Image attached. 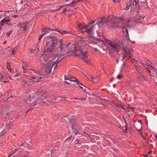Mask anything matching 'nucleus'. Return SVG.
I'll list each match as a JSON object with an SVG mask.
<instances>
[{
	"mask_svg": "<svg viewBox=\"0 0 157 157\" xmlns=\"http://www.w3.org/2000/svg\"><path fill=\"white\" fill-rule=\"evenodd\" d=\"M125 123L126 124V125H125V128H126V129L127 130V127H128V126H127V123L126 121H125Z\"/></svg>",
	"mask_w": 157,
	"mask_h": 157,
	"instance_id": "52",
	"label": "nucleus"
},
{
	"mask_svg": "<svg viewBox=\"0 0 157 157\" xmlns=\"http://www.w3.org/2000/svg\"><path fill=\"white\" fill-rule=\"evenodd\" d=\"M66 10H67V8H64V10H63V13H66Z\"/></svg>",
	"mask_w": 157,
	"mask_h": 157,
	"instance_id": "50",
	"label": "nucleus"
},
{
	"mask_svg": "<svg viewBox=\"0 0 157 157\" xmlns=\"http://www.w3.org/2000/svg\"><path fill=\"white\" fill-rule=\"evenodd\" d=\"M146 64L144 62H141V64L145 67L149 72L151 78L153 79L155 82L157 84V69L154 67L150 65V62L147 59L145 60Z\"/></svg>",
	"mask_w": 157,
	"mask_h": 157,
	"instance_id": "4",
	"label": "nucleus"
},
{
	"mask_svg": "<svg viewBox=\"0 0 157 157\" xmlns=\"http://www.w3.org/2000/svg\"><path fill=\"white\" fill-rule=\"evenodd\" d=\"M12 30H11L9 32H8L6 33V35L8 36H9L12 33Z\"/></svg>",
	"mask_w": 157,
	"mask_h": 157,
	"instance_id": "36",
	"label": "nucleus"
},
{
	"mask_svg": "<svg viewBox=\"0 0 157 157\" xmlns=\"http://www.w3.org/2000/svg\"><path fill=\"white\" fill-rule=\"evenodd\" d=\"M64 79L65 80V82L67 84L71 83V82H75L76 84L77 81L78 80L76 78L68 75H65Z\"/></svg>",
	"mask_w": 157,
	"mask_h": 157,
	"instance_id": "9",
	"label": "nucleus"
},
{
	"mask_svg": "<svg viewBox=\"0 0 157 157\" xmlns=\"http://www.w3.org/2000/svg\"><path fill=\"white\" fill-rule=\"evenodd\" d=\"M22 67L23 69V72H24L25 74H26V71L27 70L25 68V67L24 66H23Z\"/></svg>",
	"mask_w": 157,
	"mask_h": 157,
	"instance_id": "38",
	"label": "nucleus"
},
{
	"mask_svg": "<svg viewBox=\"0 0 157 157\" xmlns=\"http://www.w3.org/2000/svg\"><path fill=\"white\" fill-rule=\"evenodd\" d=\"M104 19H102L101 20V22H104Z\"/></svg>",
	"mask_w": 157,
	"mask_h": 157,
	"instance_id": "63",
	"label": "nucleus"
},
{
	"mask_svg": "<svg viewBox=\"0 0 157 157\" xmlns=\"http://www.w3.org/2000/svg\"><path fill=\"white\" fill-rule=\"evenodd\" d=\"M29 70H31L33 71V72L32 73V74H39L40 73V72L39 71H36L34 69H29Z\"/></svg>",
	"mask_w": 157,
	"mask_h": 157,
	"instance_id": "30",
	"label": "nucleus"
},
{
	"mask_svg": "<svg viewBox=\"0 0 157 157\" xmlns=\"http://www.w3.org/2000/svg\"><path fill=\"white\" fill-rule=\"evenodd\" d=\"M74 52H77V53L75 54L76 56H79L82 59H87L88 58L87 52H83L81 50H76L75 49L74 50Z\"/></svg>",
	"mask_w": 157,
	"mask_h": 157,
	"instance_id": "8",
	"label": "nucleus"
},
{
	"mask_svg": "<svg viewBox=\"0 0 157 157\" xmlns=\"http://www.w3.org/2000/svg\"><path fill=\"white\" fill-rule=\"evenodd\" d=\"M50 45V47H53L54 51H56L60 50L61 52L67 50L68 48L70 43L67 44L63 43L62 39H59L54 35H51L46 39V45Z\"/></svg>",
	"mask_w": 157,
	"mask_h": 157,
	"instance_id": "2",
	"label": "nucleus"
},
{
	"mask_svg": "<svg viewBox=\"0 0 157 157\" xmlns=\"http://www.w3.org/2000/svg\"><path fill=\"white\" fill-rule=\"evenodd\" d=\"M152 154V151L151 150L149 151L148 152V154L149 155Z\"/></svg>",
	"mask_w": 157,
	"mask_h": 157,
	"instance_id": "49",
	"label": "nucleus"
},
{
	"mask_svg": "<svg viewBox=\"0 0 157 157\" xmlns=\"http://www.w3.org/2000/svg\"><path fill=\"white\" fill-rule=\"evenodd\" d=\"M76 84L79 87L82 89H84V87L85 88V87L78 80L77 81Z\"/></svg>",
	"mask_w": 157,
	"mask_h": 157,
	"instance_id": "27",
	"label": "nucleus"
},
{
	"mask_svg": "<svg viewBox=\"0 0 157 157\" xmlns=\"http://www.w3.org/2000/svg\"><path fill=\"white\" fill-rule=\"evenodd\" d=\"M13 17H18V15H14Z\"/></svg>",
	"mask_w": 157,
	"mask_h": 157,
	"instance_id": "61",
	"label": "nucleus"
},
{
	"mask_svg": "<svg viewBox=\"0 0 157 157\" xmlns=\"http://www.w3.org/2000/svg\"><path fill=\"white\" fill-rule=\"evenodd\" d=\"M4 78H6L5 77H4L3 76H2L1 78H0V80H1L2 79H3Z\"/></svg>",
	"mask_w": 157,
	"mask_h": 157,
	"instance_id": "57",
	"label": "nucleus"
},
{
	"mask_svg": "<svg viewBox=\"0 0 157 157\" xmlns=\"http://www.w3.org/2000/svg\"><path fill=\"white\" fill-rule=\"evenodd\" d=\"M27 25V23L23 22L18 24L17 26L20 29H23V31H24L26 30Z\"/></svg>",
	"mask_w": 157,
	"mask_h": 157,
	"instance_id": "15",
	"label": "nucleus"
},
{
	"mask_svg": "<svg viewBox=\"0 0 157 157\" xmlns=\"http://www.w3.org/2000/svg\"><path fill=\"white\" fill-rule=\"evenodd\" d=\"M17 106H22V105L21 103H17Z\"/></svg>",
	"mask_w": 157,
	"mask_h": 157,
	"instance_id": "51",
	"label": "nucleus"
},
{
	"mask_svg": "<svg viewBox=\"0 0 157 157\" xmlns=\"http://www.w3.org/2000/svg\"><path fill=\"white\" fill-rule=\"evenodd\" d=\"M113 2L115 3H117V2H120L121 0H113Z\"/></svg>",
	"mask_w": 157,
	"mask_h": 157,
	"instance_id": "45",
	"label": "nucleus"
},
{
	"mask_svg": "<svg viewBox=\"0 0 157 157\" xmlns=\"http://www.w3.org/2000/svg\"><path fill=\"white\" fill-rule=\"evenodd\" d=\"M44 35H43V33H42V34L41 35V36H40L39 37H38V40H40V39H41V38H42V36Z\"/></svg>",
	"mask_w": 157,
	"mask_h": 157,
	"instance_id": "47",
	"label": "nucleus"
},
{
	"mask_svg": "<svg viewBox=\"0 0 157 157\" xmlns=\"http://www.w3.org/2000/svg\"><path fill=\"white\" fill-rule=\"evenodd\" d=\"M132 62L134 63V65L136 68V71H138V66L140 64H141V63H141V62H139L138 61H137V60L134 59H133V60L132 61Z\"/></svg>",
	"mask_w": 157,
	"mask_h": 157,
	"instance_id": "20",
	"label": "nucleus"
},
{
	"mask_svg": "<svg viewBox=\"0 0 157 157\" xmlns=\"http://www.w3.org/2000/svg\"><path fill=\"white\" fill-rule=\"evenodd\" d=\"M15 152L13 150L11 153L9 155V156L8 157H10L11 156H12L13 154H14Z\"/></svg>",
	"mask_w": 157,
	"mask_h": 157,
	"instance_id": "39",
	"label": "nucleus"
},
{
	"mask_svg": "<svg viewBox=\"0 0 157 157\" xmlns=\"http://www.w3.org/2000/svg\"><path fill=\"white\" fill-rule=\"evenodd\" d=\"M70 123L73 126H75V120L73 118H70Z\"/></svg>",
	"mask_w": 157,
	"mask_h": 157,
	"instance_id": "28",
	"label": "nucleus"
},
{
	"mask_svg": "<svg viewBox=\"0 0 157 157\" xmlns=\"http://www.w3.org/2000/svg\"><path fill=\"white\" fill-rule=\"evenodd\" d=\"M122 29L124 33H125V32L126 33V36H128V32L127 27L126 26H123L122 27Z\"/></svg>",
	"mask_w": 157,
	"mask_h": 157,
	"instance_id": "26",
	"label": "nucleus"
},
{
	"mask_svg": "<svg viewBox=\"0 0 157 157\" xmlns=\"http://www.w3.org/2000/svg\"><path fill=\"white\" fill-rule=\"evenodd\" d=\"M14 97V96H10V97H9V98H8L6 100H7L9 99L10 98H13Z\"/></svg>",
	"mask_w": 157,
	"mask_h": 157,
	"instance_id": "58",
	"label": "nucleus"
},
{
	"mask_svg": "<svg viewBox=\"0 0 157 157\" xmlns=\"http://www.w3.org/2000/svg\"><path fill=\"white\" fill-rule=\"evenodd\" d=\"M122 77V75H118L117 76V78L118 79H120Z\"/></svg>",
	"mask_w": 157,
	"mask_h": 157,
	"instance_id": "40",
	"label": "nucleus"
},
{
	"mask_svg": "<svg viewBox=\"0 0 157 157\" xmlns=\"http://www.w3.org/2000/svg\"><path fill=\"white\" fill-rule=\"evenodd\" d=\"M43 78L42 77H40L38 78H35V77H32V78L30 80H32L35 82H38L40 81H41L42 80H41Z\"/></svg>",
	"mask_w": 157,
	"mask_h": 157,
	"instance_id": "23",
	"label": "nucleus"
},
{
	"mask_svg": "<svg viewBox=\"0 0 157 157\" xmlns=\"http://www.w3.org/2000/svg\"><path fill=\"white\" fill-rule=\"evenodd\" d=\"M11 67H12L10 65V63L9 62H7L6 66L7 69L9 70H10L11 68Z\"/></svg>",
	"mask_w": 157,
	"mask_h": 157,
	"instance_id": "31",
	"label": "nucleus"
},
{
	"mask_svg": "<svg viewBox=\"0 0 157 157\" xmlns=\"http://www.w3.org/2000/svg\"><path fill=\"white\" fill-rule=\"evenodd\" d=\"M138 77L139 78L141 81H144L145 80V78L144 76L139 72Z\"/></svg>",
	"mask_w": 157,
	"mask_h": 157,
	"instance_id": "25",
	"label": "nucleus"
},
{
	"mask_svg": "<svg viewBox=\"0 0 157 157\" xmlns=\"http://www.w3.org/2000/svg\"><path fill=\"white\" fill-rule=\"evenodd\" d=\"M20 75V72L18 71H16L13 74V75L15 77H17Z\"/></svg>",
	"mask_w": 157,
	"mask_h": 157,
	"instance_id": "32",
	"label": "nucleus"
},
{
	"mask_svg": "<svg viewBox=\"0 0 157 157\" xmlns=\"http://www.w3.org/2000/svg\"><path fill=\"white\" fill-rule=\"evenodd\" d=\"M94 40L95 41H99V42L101 41L103 43L104 42L103 40L101 39L100 38H96V37H95L94 38Z\"/></svg>",
	"mask_w": 157,
	"mask_h": 157,
	"instance_id": "33",
	"label": "nucleus"
},
{
	"mask_svg": "<svg viewBox=\"0 0 157 157\" xmlns=\"http://www.w3.org/2000/svg\"><path fill=\"white\" fill-rule=\"evenodd\" d=\"M107 19V20L105 22L113 25L117 24L122 20V18L115 17L113 15L109 16Z\"/></svg>",
	"mask_w": 157,
	"mask_h": 157,
	"instance_id": "7",
	"label": "nucleus"
},
{
	"mask_svg": "<svg viewBox=\"0 0 157 157\" xmlns=\"http://www.w3.org/2000/svg\"><path fill=\"white\" fill-rule=\"evenodd\" d=\"M89 25L85 26L82 27L81 28V30L82 32H86L89 35H91L93 33L92 30L93 27L91 26L88 28Z\"/></svg>",
	"mask_w": 157,
	"mask_h": 157,
	"instance_id": "11",
	"label": "nucleus"
},
{
	"mask_svg": "<svg viewBox=\"0 0 157 157\" xmlns=\"http://www.w3.org/2000/svg\"><path fill=\"white\" fill-rule=\"evenodd\" d=\"M10 21V19H6V18L3 19L1 22H0V30L2 29V26L6 23L8 25H10L11 24L8 23Z\"/></svg>",
	"mask_w": 157,
	"mask_h": 157,
	"instance_id": "14",
	"label": "nucleus"
},
{
	"mask_svg": "<svg viewBox=\"0 0 157 157\" xmlns=\"http://www.w3.org/2000/svg\"><path fill=\"white\" fill-rule=\"evenodd\" d=\"M45 62H48V63L46 64L44 67V72H46L47 74H48L52 72L51 70L53 67L55 65V69L57 65L61 62V60L58 58L57 59H51L49 61Z\"/></svg>",
	"mask_w": 157,
	"mask_h": 157,
	"instance_id": "5",
	"label": "nucleus"
},
{
	"mask_svg": "<svg viewBox=\"0 0 157 157\" xmlns=\"http://www.w3.org/2000/svg\"><path fill=\"white\" fill-rule=\"evenodd\" d=\"M45 94V91H42L36 92H30L28 94V98L26 102L28 104H31L32 106L37 105L41 103H46V102L54 103L53 100H46L47 98L44 97Z\"/></svg>",
	"mask_w": 157,
	"mask_h": 157,
	"instance_id": "1",
	"label": "nucleus"
},
{
	"mask_svg": "<svg viewBox=\"0 0 157 157\" xmlns=\"http://www.w3.org/2000/svg\"><path fill=\"white\" fill-rule=\"evenodd\" d=\"M95 21H92L91 23L89 25H92L93 24H94L95 23Z\"/></svg>",
	"mask_w": 157,
	"mask_h": 157,
	"instance_id": "56",
	"label": "nucleus"
},
{
	"mask_svg": "<svg viewBox=\"0 0 157 157\" xmlns=\"http://www.w3.org/2000/svg\"><path fill=\"white\" fill-rule=\"evenodd\" d=\"M134 108V107H132V108H131V109L132 110V111L133 112V111H134V110H133V109Z\"/></svg>",
	"mask_w": 157,
	"mask_h": 157,
	"instance_id": "60",
	"label": "nucleus"
},
{
	"mask_svg": "<svg viewBox=\"0 0 157 157\" xmlns=\"http://www.w3.org/2000/svg\"><path fill=\"white\" fill-rule=\"evenodd\" d=\"M143 143L144 144H148L149 143V142L147 140L146 138H144V141H143Z\"/></svg>",
	"mask_w": 157,
	"mask_h": 157,
	"instance_id": "35",
	"label": "nucleus"
},
{
	"mask_svg": "<svg viewBox=\"0 0 157 157\" xmlns=\"http://www.w3.org/2000/svg\"><path fill=\"white\" fill-rule=\"evenodd\" d=\"M136 123H141V121L139 120L138 121V122Z\"/></svg>",
	"mask_w": 157,
	"mask_h": 157,
	"instance_id": "59",
	"label": "nucleus"
},
{
	"mask_svg": "<svg viewBox=\"0 0 157 157\" xmlns=\"http://www.w3.org/2000/svg\"><path fill=\"white\" fill-rule=\"evenodd\" d=\"M5 134V132H4L3 130H2L0 132V136L3 135Z\"/></svg>",
	"mask_w": 157,
	"mask_h": 157,
	"instance_id": "44",
	"label": "nucleus"
},
{
	"mask_svg": "<svg viewBox=\"0 0 157 157\" xmlns=\"http://www.w3.org/2000/svg\"><path fill=\"white\" fill-rule=\"evenodd\" d=\"M29 144L27 143H24L23 144L21 145L20 148L21 149L25 150L29 148Z\"/></svg>",
	"mask_w": 157,
	"mask_h": 157,
	"instance_id": "22",
	"label": "nucleus"
},
{
	"mask_svg": "<svg viewBox=\"0 0 157 157\" xmlns=\"http://www.w3.org/2000/svg\"><path fill=\"white\" fill-rule=\"evenodd\" d=\"M54 6V7L52 6V5H51L50 7L51 8L50 10L51 11L54 12L59 10L65 6L61 5L60 7L59 6L58 7H57V6L56 4H55Z\"/></svg>",
	"mask_w": 157,
	"mask_h": 157,
	"instance_id": "13",
	"label": "nucleus"
},
{
	"mask_svg": "<svg viewBox=\"0 0 157 157\" xmlns=\"http://www.w3.org/2000/svg\"><path fill=\"white\" fill-rule=\"evenodd\" d=\"M103 96H100V97H98L97 98V99L98 100V99H100V100H104V99L103 98Z\"/></svg>",
	"mask_w": 157,
	"mask_h": 157,
	"instance_id": "43",
	"label": "nucleus"
},
{
	"mask_svg": "<svg viewBox=\"0 0 157 157\" xmlns=\"http://www.w3.org/2000/svg\"><path fill=\"white\" fill-rule=\"evenodd\" d=\"M125 105H123L122 104H119L117 105H116L115 108L116 109L118 110L119 111H121L120 109L121 108H122L125 111H126V109L125 108Z\"/></svg>",
	"mask_w": 157,
	"mask_h": 157,
	"instance_id": "18",
	"label": "nucleus"
},
{
	"mask_svg": "<svg viewBox=\"0 0 157 157\" xmlns=\"http://www.w3.org/2000/svg\"><path fill=\"white\" fill-rule=\"evenodd\" d=\"M130 7H131V5L130 3L129 2L126 5V7L125 8V10H128Z\"/></svg>",
	"mask_w": 157,
	"mask_h": 157,
	"instance_id": "34",
	"label": "nucleus"
},
{
	"mask_svg": "<svg viewBox=\"0 0 157 157\" xmlns=\"http://www.w3.org/2000/svg\"><path fill=\"white\" fill-rule=\"evenodd\" d=\"M134 127L139 132H141V129L142 127V124L141 123H135L134 125Z\"/></svg>",
	"mask_w": 157,
	"mask_h": 157,
	"instance_id": "21",
	"label": "nucleus"
},
{
	"mask_svg": "<svg viewBox=\"0 0 157 157\" xmlns=\"http://www.w3.org/2000/svg\"><path fill=\"white\" fill-rule=\"evenodd\" d=\"M23 82L24 83V85L31 86L32 84V82L30 80H28L27 81L23 80Z\"/></svg>",
	"mask_w": 157,
	"mask_h": 157,
	"instance_id": "24",
	"label": "nucleus"
},
{
	"mask_svg": "<svg viewBox=\"0 0 157 157\" xmlns=\"http://www.w3.org/2000/svg\"><path fill=\"white\" fill-rule=\"evenodd\" d=\"M99 78L98 76L93 77L92 81L94 82L97 83L98 81Z\"/></svg>",
	"mask_w": 157,
	"mask_h": 157,
	"instance_id": "29",
	"label": "nucleus"
},
{
	"mask_svg": "<svg viewBox=\"0 0 157 157\" xmlns=\"http://www.w3.org/2000/svg\"><path fill=\"white\" fill-rule=\"evenodd\" d=\"M116 104L114 102H112V103L111 104V105L113 106L114 108H116Z\"/></svg>",
	"mask_w": 157,
	"mask_h": 157,
	"instance_id": "46",
	"label": "nucleus"
},
{
	"mask_svg": "<svg viewBox=\"0 0 157 157\" xmlns=\"http://www.w3.org/2000/svg\"><path fill=\"white\" fill-rule=\"evenodd\" d=\"M144 157H148V155L147 154H145L144 156Z\"/></svg>",
	"mask_w": 157,
	"mask_h": 157,
	"instance_id": "62",
	"label": "nucleus"
},
{
	"mask_svg": "<svg viewBox=\"0 0 157 157\" xmlns=\"http://www.w3.org/2000/svg\"><path fill=\"white\" fill-rule=\"evenodd\" d=\"M77 26H78V27L79 28H80V29H81V28L82 27H81V24H80V23H78V24H77Z\"/></svg>",
	"mask_w": 157,
	"mask_h": 157,
	"instance_id": "48",
	"label": "nucleus"
},
{
	"mask_svg": "<svg viewBox=\"0 0 157 157\" xmlns=\"http://www.w3.org/2000/svg\"><path fill=\"white\" fill-rule=\"evenodd\" d=\"M60 98L63 99L64 101H66V99H67V98L65 97H60Z\"/></svg>",
	"mask_w": 157,
	"mask_h": 157,
	"instance_id": "54",
	"label": "nucleus"
},
{
	"mask_svg": "<svg viewBox=\"0 0 157 157\" xmlns=\"http://www.w3.org/2000/svg\"><path fill=\"white\" fill-rule=\"evenodd\" d=\"M85 62L86 63H88V60H85Z\"/></svg>",
	"mask_w": 157,
	"mask_h": 157,
	"instance_id": "64",
	"label": "nucleus"
},
{
	"mask_svg": "<svg viewBox=\"0 0 157 157\" xmlns=\"http://www.w3.org/2000/svg\"><path fill=\"white\" fill-rule=\"evenodd\" d=\"M78 2V1H72L71 3L69 5H67V6H68L69 5H70L71 6H72V5L76 3L77 2Z\"/></svg>",
	"mask_w": 157,
	"mask_h": 157,
	"instance_id": "37",
	"label": "nucleus"
},
{
	"mask_svg": "<svg viewBox=\"0 0 157 157\" xmlns=\"http://www.w3.org/2000/svg\"><path fill=\"white\" fill-rule=\"evenodd\" d=\"M19 148H20V147L19 148H16L14 150L15 152H16L17 151H18Z\"/></svg>",
	"mask_w": 157,
	"mask_h": 157,
	"instance_id": "53",
	"label": "nucleus"
},
{
	"mask_svg": "<svg viewBox=\"0 0 157 157\" xmlns=\"http://www.w3.org/2000/svg\"><path fill=\"white\" fill-rule=\"evenodd\" d=\"M108 44L109 45L108 48L109 50H113L114 51L116 50L117 49L121 48L123 51L122 53L123 55L122 60L124 59H128L130 57L131 52L130 50L126 46H124L122 44L116 43L111 41H108ZM110 50L109 51V54L110 55Z\"/></svg>",
	"mask_w": 157,
	"mask_h": 157,
	"instance_id": "3",
	"label": "nucleus"
},
{
	"mask_svg": "<svg viewBox=\"0 0 157 157\" xmlns=\"http://www.w3.org/2000/svg\"><path fill=\"white\" fill-rule=\"evenodd\" d=\"M46 46L48 47V48L46 50L44 51L43 53L41 54L42 56H43V59L45 61H49L51 59H57V57L55 58L52 56V52L53 51H54V49L53 47H50V45H47L46 44Z\"/></svg>",
	"mask_w": 157,
	"mask_h": 157,
	"instance_id": "6",
	"label": "nucleus"
},
{
	"mask_svg": "<svg viewBox=\"0 0 157 157\" xmlns=\"http://www.w3.org/2000/svg\"><path fill=\"white\" fill-rule=\"evenodd\" d=\"M34 52V51L32 49H30L29 50V52Z\"/></svg>",
	"mask_w": 157,
	"mask_h": 157,
	"instance_id": "55",
	"label": "nucleus"
},
{
	"mask_svg": "<svg viewBox=\"0 0 157 157\" xmlns=\"http://www.w3.org/2000/svg\"><path fill=\"white\" fill-rule=\"evenodd\" d=\"M144 18V17L142 16L137 15L135 17L132 19V20L136 21L137 23H141Z\"/></svg>",
	"mask_w": 157,
	"mask_h": 157,
	"instance_id": "16",
	"label": "nucleus"
},
{
	"mask_svg": "<svg viewBox=\"0 0 157 157\" xmlns=\"http://www.w3.org/2000/svg\"><path fill=\"white\" fill-rule=\"evenodd\" d=\"M17 47H14L12 48L8 47L7 48L8 51L7 53L10 56L15 55L16 54L15 51L17 50Z\"/></svg>",
	"mask_w": 157,
	"mask_h": 157,
	"instance_id": "12",
	"label": "nucleus"
},
{
	"mask_svg": "<svg viewBox=\"0 0 157 157\" xmlns=\"http://www.w3.org/2000/svg\"><path fill=\"white\" fill-rule=\"evenodd\" d=\"M129 3L131 5V9L132 10L136 8H139L140 6L139 0H132L130 1Z\"/></svg>",
	"mask_w": 157,
	"mask_h": 157,
	"instance_id": "10",
	"label": "nucleus"
},
{
	"mask_svg": "<svg viewBox=\"0 0 157 157\" xmlns=\"http://www.w3.org/2000/svg\"><path fill=\"white\" fill-rule=\"evenodd\" d=\"M52 31H55L61 33L62 35L70 34V32L66 31H60V29L58 28H56L54 30L52 29Z\"/></svg>",
	"mask_w": 157,
	"mask_h": 157,
	"instance_id": "17",
	"label": "nucleus"
},
{
	"mask_svg": "<svg viewBox=\"0 0 157 157\" xmlns=\"http://www.w3.org/2000/svg\"><path fill=\"white\" fill-rule=\"evenodd\" d=\"M75 99H78V100H79L80 101H85L86 100V98H81V99H78L77 98H75Z\"/></svg>",
	"mask_w": 157,
	"mask_h": 157,
	"instance_id": "41",
	"label": "nucleus"
},
{
	"mask_svg": "<svg viewBox=\"0 0 157 157\" xmlns=\"http://www.w3.org/2000/svg\"><path fill=\"white\" fill-rule=\"evenodd\" d=\"M93 76H89L87 77L88 78L90 81H92L93 79Z\"/></svg>",
	"mask_w": 157,
	"mask_h": 157,
	"instance_id": "42",
	"label": "nucleus"
},
{
	"mask_svg": "<svg viewBox=\"0 0 157 157\" xmlns=\"http://www.w3.org/2000/svg\"><path fill=\"white\" fill-rule=\"evenodd\" d=\"M51 31H52V29H51L50 28L44 27L42 28L41 31V33H43V35H44Z\"/></svg>",
	"mask_w": 157,
	"mask_h": 157,
	"instance_id": "19",
	"label": "nucleus"
}]
</instances>
